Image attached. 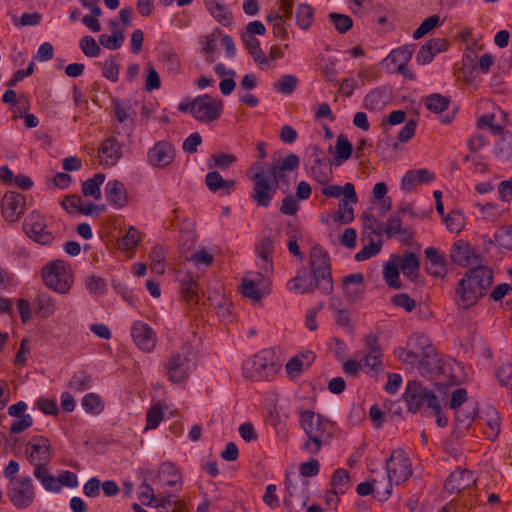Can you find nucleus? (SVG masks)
I'll list each match as a JSON object with an SVG mask.
<instances>
[{"mask_svg": "<svg viewBox=\"0 0 512 512\" xmlns=\"http://www.w3.org/2000/svg\"><path fill=\"white\" fill-rule=\"evenodd\" d=\"M386 92L382 88L370 91L364 98V105L368 109H376L379 105L384 104Z\"/></svg>", "mask_w": 512, "mask_h": 512, "instance_id": "obj_58", "label": "nucleus"}, {"mask_svg": "<svg viewBox=\"0 0 512 512\" xmlns=\"http://www.w3.org/2000/svg\"><path fill=\"white\" fill-rule=\"evenodd\" d=\"M176 149L168 141H158L147 152V161L150 165L157 168L169 166L175 158Z\"/></svg>", "mask_w": 512, "mask_h": 512, "instance_id": "obj_16", "label": "nucleus"}, {"mask_svg": "<svg viewBox=\"0 0 512 512\" xmlns=\"http://www.w3.org/2000/svg\"><path fill=\"white\" fill-rule=\"evenodd\" d=\"M113 108L116 120L122 124L121 130L117 127L118 134L124 133L130 136L134 130L136 111L129 100L113 99Z\"/></svg>", "mask_w": 512, "mask_h": 512, "instance_id": "obj_15", "label": "nucleus"}, {"mask_svg": "<svg viewBox=\"0 0 512 512\" xmlns=\"http://www.w3.org/2000/svg\"><path fill=\"white\" fill-rule=\"evenodd\" d=\"M353 151V146L351 142L348 140L347 136L344 134H339L337 136L336 146H335V157L336 159L342 163L348 160L351 157Z\"/></svg>", "mask_w": 512, "mask_h": 512, "instance_id": "obj_46", "label": "nucleus"}, {"mask_svg": "<svg viewBox=\"0 0 512 512\" xmlns=\"http://www.w3.org/2000/svg\"><path fill=\"white\" fill-rule=\"evenodd\" d=\"M23 229L26 235L38 244L50 245L54 240L53 234L47 230L45 218L37 212L28 214Z\"/></svg>", "mask_w": 512, "mask_h": 512, "instance_id": "obj_14", "label": "nucleus"}, {"mask_svg": "<svg viewBox=\"0 0 512 512\" xmlns=\"http://www.w3.org/2000/svg\"><path fill=\"white\" fill-rule=\"evenodd\" d=\"M477 412L478 409L475 404H468L464 408L456 409L455 415L459 428L468 429L471 426Z\"/></svg>", "mask_w": 512, "mask_h": 512, "instance_id": "obj_41", "label": "nucleus"}, {"mask_svg": "<svg viewBox=\"0 0 512 512\" xmlns=\"http://www.w3.org/2000/svg\"><path fill=\"white\" fill-rule=\"evenodd\" d=\"M485 422L490 429V432L487 433L488 437L496 438L500 432V417L498 412L493 408H489L486 412Z\"/></svg>", "mask_w": 512, "mask_h": 512, "instance_id": "obj_60", "label": "nucleus"}, {"mask_svg": "<svg viewBox=\"0 0 512 512\" xmlns=\"http://www.w3.org/2000/svg\"><path fill=\"white\" fill-rule=\"evenodd\" d=\"M475 483L473 473L468 470L456 469L445 482L444 488L449 493L460 492Z\"/></svg>", "mask_w": 512, "mask_h": 512, "instance_id": "obj_24", "label": "nucleus"}, {"mask_svg": "<svg viewBox=\"0 0 512 512\" xmlns=\"http://www.w3.org/2000/svg\"><path fill=\"white\" fill-rule=\"evenodd\" d=\"M300 427L307 436L302 448L311 454H317L325 441L330 437L327 427L330 421L321 414L312 410H304L300 413Z\"/></svg>", "mask_w": 512, "mask_h": 512, "instance_id": "obj_2", "label": "nucleus"}, {"mask_svg": "<svg viewBox=\"0 0 512 512\" xmlns=\"http://www.w3.org/2000/svg\"><path fill=\"white\" fill-rule=\"evenodd\" d=\"M383 277L387 285L392 288H400L399 265L397 262L390 260L384 267Z\"/></svg>", "mask_w": 512, "mask_h": 512, "instance_id": "obj_49", "label": "nucleus"}, {"mask_svg": "<svg viewBox=\"0 0 512 512\" xmlns=\"http://www.w3.org/2000/svg\"><path fill=\"white\" fill-rule=\"evenodd\" d=\"M356 492L360 496H367L373 494V496L378 501L387 500L392 493V485L390 483H386V488L384 491L380 490L378 485V481L373 480V482H361L356 487Z\"/></svg>", "mask_w": 512, "mask_h": 512, "instance_id": "obj_31", "label": "nucleus"}, {"mask_svg": "<svg viewBox=\"0 0 512 512\" xmlns=\"http://www.w3.org/2000/svg\"><path fill=\"white\" fill-rule=\"evenodd\" d=\"M382 240L379 239L378 242H375L371 237L369 239V243L364 245L359 252L355 254L356 261H364L375 255H377L382 248Z\"/></svg>", "mask_w": 512, "mask_h": 512, "instance_id": "obj_53", "label": "nucleus"}, {"mask_svg": "<svg viewBox=\"0 0 512 512\" xmlns=\"http://www.w3.org/2000/svg\"><path fill=\"white\" fill-rule=\"evenodd\" d=\"M305 168L308 175L320 184H327L331 179V165L326 161L324 151L317 145L307 148Z\"/></svg>", "mask_w": 512, "mask_h": 512, "instance_id": "obj_9", "label": "nucleus"}, {"mask_svg": "<svg viewBox=\"0 0 512 512\" xmlns=\"http://www.w3.org/2000/svg\"><path fill=\"white\" fill-rule=\"evenodd\" d=\"M300 158L298 155L290 153L283 160L273 162L269 173L272 175L274 182L279 184L280 182L285 183L289 186V179L286 175L287 172H291L298 168Z\"/></svg>", "mask_w": 512, "mask_h": 512, "instance_id": "obj_22", "label": "nucleus"}, {"mask_svg": "<svg viewBox=\"0 0 512 512\" xmlns=\"http://www.w3.org/2000/svg\"><path fill=\"white\" fill-rule=\"evenodd\" d=\"M158 476L159 480L163 482L164 485L170 487L180 485V473L178 472L176 466L171 462H165L160 466Z\"/></svg>", "mask_w": 512, "mask_h": 512, "instance_id": "obj_37", "label": "nucleus"}, {"mask_svg": "<svg viewBox=\"0 0 512 512\" xmlns=\"http://www.w3.org/2000/svg\"><path fill=\"white\" fill-rule=\"evenodd\" d=\"M196 354L190 345H183L173 352L164 362L168 379L172 383L186 381L190 373L196 369Z\"/></svg>", "mask_w": 512, "mask_h": 512, "instance_id": "obj_3", "label": "nucleus"}, {"mask_svg": "<svg viewBox=\"0 0 512 512\" xmlns=\"http://www.w3.org/2000/svg\"><path fill=\"white\" fill-rule=\"evenodd\" d=\"M435 179V174L426 168L409 170L401 180V189L412 191L417 184H428Z\"/></svg>", "mask_w": 512, "mask_h": 512, "instance_id": "obj_26", "label": "nucleus"}, {"mask_svg": "<svg viewBox=\"0 0 512 512\" xmlns=\"http://www.w3.org/2000/svg\"><path fill=\"white\" fill-rule=\"evenodd\" d=\"M328 18L339 33H346L353 26L352 18L345 14L333 12L328 15Z\"/></svg>", "mask_w": 512, "mask_h": 512, "instance_id": "obj_57", "label": "nucleus"}, {"mask_svg": "<svg viewBox=\"0 0 512 512\" xmlns=\"http://www.w3.org/2000/svg\"><path fill=\"white\" fill-rule=\"evenodd\" d=\"M150 267L157 274L165 272L166 250L163 246L156 245L152 248L150 254Z\"/></svg>", "mask_w": 512, "mask_h": 512, "instance_id": "obj_42", "label": "nucleus"}, {"mask_svg": "<svg viewBox=\"0 0 512 512\" xmlns=\"http://www.w3.org/2000/svg\"><path fill=\"white\" fill-rule=\"evenodd\" d=\"M206 7L220 24L223 26L231 24L232 14L227 7L213 0H206Z\"/></svg>", "mask_w": 512, "mask_h": 512, "instance_id": "obj_38", "label": "nucleus"}, {"mask_svg": "<svg viewBox=\"0 0 512 512\" xmlns=\"http://www.w3.org/2000/svg\"><path fill=\"white\" fill-rule=\"evenodd\" d=\"M98 152L106 164L113 165L122 157V144L115 137H109L103 141Z\"/></svg>", "mask_w": 512, "mask_h": 512, "instance_id": "obj_29", "label": "nucleus"}, {"mask_svg": "<svg viewBox=\"0 0 512 512\" xmlns=\"http://www.w3.org/2000/svg\"><path fill=\"white\" fill-rule=\"evenodd\" d=\"M493 282L492 271L482 265L468 269L456 288V303L462 309L475 305Z\"/></svg>", "mask_w": 512, "mask_h": 512, "instance_id": "obj_1", "label": "nucleus"}, {"mask_svg": "<svg viewBox=\"0 0 512 512\" xmlns=\"http://www.w3.org/2000/svg\"><path fill=\"white\" fill-rule=\"evenodd\" d=\"M408 410L412 413H422L426 416L432 409L439 408V401L435 393L417 381H409L404 393Z\"/></svg>", "mask_w": 512, "mask_h": 512, "instance_id": "obj_6", "label": "nucleus"}, {"mask_svg": "<svg viewBox=\"0 0 512 512\" xmlns=\"http://www.w3.org/2000/svg\"><path fill=\"white\" fill-rule=\"evenodd\" d=\"M25 209V198L22 194L9 191L6 192L1 201V212L3 217L13 223L16 222Z\"/></svg>", "mask_w": 512, "mask_h": 512, "instance_id": "obj_17", "label": "nucleus"}, {"mask_svg": "<svg viewBox=\"0 0 512 512\" xmlns=\"http://www.w3.org/2000/svg\"><path fill=\"white\" fill-rule=\"evenodd\" d=\"M310 268L316 281L317 289L324 295L333 292V279L330 257L320 245H315L310 251Z\"/></svg>", "mask_w": 512, "mask_h": 512, "instance_id": "obj_5", "label": "nucleus"}, {"mask_svg": "<svg viewBox=\"0 0 512 512\" xmlns=\"http://www.w3.org/2000/svg\"><path fill=\"white\" fill-rule=\"evenodd\" d=\"M81 405L86 412L94 415L100 414L104 409L103 401L96 393L86 394L81 401Z\"/></svg>", "mask_w": 512, "mask_h": 512, "instance_id": "obj_48", "label": "nucleus"}, {"mask_svg": "<svg viewBox=\"0 0 512 512\" xmlns=\"http://www.w3.org/2000/svg\"><path fill=\"white\" fill-rule=\"evenodd\" d=\"M182 293L185 298V300L188 303H197L198 302V296H197V283L196 281L190 276H185L182 281Z\"/></svg>", "mask_w": 512, "mask_h": 512, "instance_id": "obj_54", "label": "nucleus"}, {"mask_svg": "<svg viewBox=\"0 0 512 512\" xmlns=\"http://www.w3.org/2000/svg\"><path fill=\"white\" fill-rule=\"evenodd\" d=\"M131 336L134 343L142 351L151 352L154 350L156 338L152 328L148 324L142 321L134 322L131 328Z\"/></svg>", "mask_w": 512, "mask_h": 512, "instance_id": "obj_20", "label": "nucleus"}, {"mask_svg": "<svg viewBox=\"0 0 512 512\" xmlns=\"http://www.w3.org/2000/svg\"><path fill=\"white\" fill-rule=\"evenodd\" d=\"M418 367L431 375L449 376V365L436 352V349H429L428 353L420 355Z\"/></svg>", "mask_w": 512, "mask_h": 512, "instance_id": "obj_18", "label": "nucleus"}, {"mask_svg": "<svg viewBox=\"0 0 512 512\" xmlns=\"http://www.w3.org/2000/svg\"><path fill=\"white\" fill-rule=\"evenodd\" d=\"M299 84V80L292 74H284L277 81L273 83V88L276 92L283 95H291L295 92Z\"/></svg>", "mask_w": 512, "mask_h": 512, "instance_id": "obj_39", "label": "nucleus"}, {"mask_svg": "<svg viewBox=\"0 0 512 512\" xmlns=\"http://www.w3.org/2000/svg\"><path fill=\"white\" fill-rule=\"evenodd\" d=\"M25 454L34 469L48 466L52 460L51 444L48 438L37 435L31 438L25 446Z\"/></svg>", "mask_w": 512, "mask_h": 512, "instance_id": "obj_13", "label": "nucleus"}, {"mask_svg": "<svg viewBox=\"0 0 512 512\" xmlns=\"http://www.w3.org/2000/svg\"><path fill=\"white\" fill-rule=\"evenodd\" d=\"M124 39L123 32L115 30L112 35H100L99 43L107 49L116 50L122 46Z\"/></svg>", "mask_w": 512, "mask_h": 512, "instance_id": "obj_55", "label": "nucleus"}, {"mask_svg": "<svg viewBox=\"0 0 512 512\" xmlns=\"http://www.w3.org/2000/svg\"><path fill=\"white\" fill-rule=\"evenodd\" d=\"M352 201L349 198L340 199L338 203V211L333 216L335 222L341 224H349L354 220V209L351 206Z\"/></svg>", "mask_w": 512, "mask_h": 512, "instance_id": "obj_40", "label": "nucleus"}, {"mask_svg": "<svg viewBox=\"0 0 512 512\" xmlns=\"http://www.w3.org/2000/svg\"><path fill=\"white\" fill-rule=\"evenodd\" d=\"M223 110L222 100H216L209 94L193 99L192 115L202 123H211L218 119Z\"/></svg>", "mask_w": 512, "mask_h": 512, "instance_id": "obj_12", "label": "nucleus"}, {"mask_svg": "<svg viewBox=\"0 0 512 512\" xmlns=\"http://www.w3.org/2000/svg\"><path fill=\"white\" fill-rule=\"evenodd\" d=\"M296 475L294 472H288L285 473V491H284V497H283V503L286 506L288 510H292L293 507V499L296 493Z\"/></svg>", "mask_w": 512, "mask_h": 512, "instance_id": "obj_44", "label": "nucleus"}, {"mask_svg": "<svg viewBox=\"0 0 512 512\" xmlns=\"http://www.w3.org/2000/svg\"><path fill=\"white\" fill-rule=\"evenodd\" d=\"M382 234L385 233L388 239L393 238L396 234H407V239H411L412 236L408 230L402 228V219L399 211L393 212L386 223L378 224Z\"/></svg>", "mask_w": 512, "mask_h": 512, "instance_id": "obj_33", "label": "nucleus"}, {"mask_svg": "<svg viewBox=\"0 0 512 512\" xmlns=\"http://www.w3.org/2000/svg\"><path fill=\"white\" fill-rule=\"evenodd\" d=\"M80 48L87 57H97L100 54V47L91 36H84L80 40Z\"/></svg>", "mask_w": 512, "mask_h": 512, "instance_id": "obj_64", "label": "nucleus"}, {"mask_svg": "<svg viewBox=\"0 0 512 512\" xmlns=\"http://www.w3.org/2000/svg\"><path fill=\"white\" fill-rule=\"evenodd\" d=\"M33 475L46 491L54 493L60 492L58 476H54L47 466L37 467V469L33 470Z\"/></svg>", "mask_w": 512, "mask_h": 512, "instance_id": "obj_34", "label": "nucleus"}, {"mask_svg": "<svg viewBox=\"0 0 512 512\" xmlns=\"http://www.w3.org/2000/svg\"><path fill=\"white\" fill-rule=\"evenodd\" d=\"M449 104L450 100L438 93L428 96L425 100L427 109L434 113H441L445 111Z\"/></svg>", "mask_w": 512, "mask_h": 512, "instance_id": "obj_52", "label": "nucleus"}, {"mask_svg": "<svg viewBox=\"0 0 512 512\" xmlns=\"http://www.w3.org/2000/svg\"><path fill=\"white\" fill-rule=\"evenodd\" d=\"M259 171L255 172L251 180L253 182L252 200L259 207H268L273 199L279 184L274 179L267 176L262 166H258Z\"/></svg>", "mask_w": 512, "mask_h": 512, "instance_id": "obj_10", "label": "nucleus"}, {"mask_svg": "<svg viewBox=\"0 0 512 512\" xmlns=\"http://www.w3.org/2000/svg\"><path fill=\"white\" fill-rule=\"evenodd\" d=\"M34 304L38 313L45 318L50 317L56 311V304L54 300L46 293L39 294Z\"/></svg>", "mask_w": 512, "mask_h": 512, "instance_id": "obj_45", "label": "nucleus"}, {"mask_svg": "<svg viewBox=\"0 0 512 512\" xmlns=\"http://www.w3.org/2000/svg\"><path fill=\"white\" fill-rule=\"evenodd\" d=\"M449 257L454 264L461 267H469L480 259L470 244L464 240H458L451 246Z\"/></svg>", "mask_w": 512, "mask_h": 512, "instance_id": "obj_19", "label": "nucleus"}, {"mask_svg": "<svg viewBox=\"0 0 512 512\" xmlns=\"http://www.w3.org/2000/svg\"><path fill=\"white\" fill-rule=\"evenodd\" d=\"M287 289L290 292L309 294L317 289L316 281L312 276H309L305 268L300 269L297 275L287 282Z\"/></svg>", "mask_w": 512, "mask_h": 512, "instance_id": "obj_25", "label": "nucleus"}, {"mask_svg": "<svg viewBox=\"0 0 512 512\" xmlns=\"http://www.w3.org/2000/svg\"><path fill=\"white\" fill-rule=\"evenodd\" d=\"M163 410L159 404L150 407L146 415V429H155L163 419Z\"/></svg>", "mask_w": 512, "mask_h": 512, "instance_id": "obj_62", "label": "nucleus"}, {"mask_svg": "<svg viewBox=\"0 0 512 512\" xmlns=\"http://www.w3.org/2000/svg\"><path fill=\"white\" fill-rule=\"evenodd\" d=\"M413 54V50L411 46H402L398 49H394L390 52L388 58L390 61L399 67L400 69H404V66L408 64L411 60Z\"/></svg>", "mask_w": 512, "mask_h": 512, "instance_id": "obj_43", "label": "nucleus"}, {"mask_svg": "<svg viewBox=\"0 0 512 512\" xmlns=\"http://www.w3.org/2000/svg\"><path fill=\"white\" fill-rule=\"evenodd\" d=\"M147 71L146 79L144 87L146 91L151 92L153 90H157L161 86V78L156 69L152 66L151 63H148L145 67Z\"/></svg>", "mask_w": 512, "mask_h": 512, "instance_id": "obj_61", "label": "nucleus"}, {"mask_svg": "<svg viewBox=\"0 0 512 512\" xmlns=\"http://www.w3.org/2000/svg\"><path fill=\"white\" fill-rule=\"evenodd\" d=\"M235 180H225L218 171H211L206 174L205 185L213 192L221 191L222 195H229L235 189Z\"/></svg>", "mask_w": 512, "mask_h": 512, "instance_id": "obj_28", "label": "nucleus"}, {"mask_svg": "<svg viewBox=\"0 0 512 512\" xmlns=\"http://www.w3.org/2000/svg\"><path fill=\"white\" fill-rule=\"evenodd\" d=\"M444 222L446 224L447 229L450 232L458 233L464 227V216L460 212H450L445 218Z\"/></svg>", "mask_w": 512, "mask_h": 512, "instance_id": "obj_63", "label": "nucleus"}, {"mask_svg": "<svg viewBox=\"0 0 512 512\" xmlns=\"http://www.w3.org/2000/svg\"><path fill=\"white\" fill-rule=\"evenodd\" d=\"M425 253V270L433 277H445L448 272L446 256L437 248L427 247Z\"/></svg>", "mask_w": 512, "mask_h": 512, "instance_id": "obj_21", "label": "nucleus"}, {"mask_svg": "<svg viewBox=\"0 0 512 512\" xmlns=\"http://www.w3.org/2000/svg\"><path fill=\"white\" fill-rule=\"evenodd\" d=\"M382 358L383 354L367 352L360 361H362L363 368H368L370 371L378 373L383 367Z\"/></svg>", "mask_w": 512, "mask_h": 512, "instance_id": "obj_59", "label": "nucleus"}, {"mask_svg": "<svg viewBox=\"0 0 512 512\" xmlns=\"http://www.w3.org/2000/svg\"><path fill=\"white\" fill-rule=\"evenodd\" d=\"M6 496L17 509L29 508L36 498V488L29 476H18L8 483Z\"/></svg>", "mask_w": 512, "mask_h": 512, "instance_id": "obj_8", "label": "nucleus"}, {"mask_svg": "<svg viewBox=\"0 0 512 512\" xmlns=\"http://www.w3.org/2000/svg\"><path fill=\"white\" fill-rule=\"evenodd\" d=\"M241 293L244 297H247L255 302H260L263 297L270 293L269 285L259 288L258 284L250 279L243 278L241 284Z\"/></svg>", "mask_w": 512, "mask_h": 512, "instance_id": "obj_35", "label": "nucleus"}, {"mask_svg": "<svg viewBox=\"0 0 512 512\" xmlns=\"http://www.w3.org/2000/svg\"><path fill=\"white\" fill-rule=\"evenodd\" d=\"M104 191L107 201L116 209L124 208L129 202L125 184L117 179L109 180Z\"/></svg>", "mask_w": 512, "mask_h": 512, "instance_id": "obj_23", "label": "nucleus"}, {"mask_svg": "<svg viewBox=\"0 0 512 512\" xmlns=\"http://www.w3.org/2000/svg\"><path fill=\"white\" fill-rule=\"evenodd\" d=\"M105 179V174L96 173L92 178L85 180L82 183L83 196L92 197L95 200H99L101 198L100 186L104 183Z\"/></svg>", "mask_w": 512, "mask_h": 512, "instance_id": "obj_36", "label": "nucleus"}, {"mask_svg": "<svg viewBox=\"0 0 512 512\" xmlns=\"http://www.w3.org/2000/svg\"><path fill=\"white\" fill-rule=\"evenodd\" d=\"M387 483L399 485L405 482L412 475V465L405 452L395 449L386 460Z\"/></svg>", "mask_w": 512, "mask_h": 512, "instance_id": "obj_11", "label": "nucleus"}, {"mask_svg": "<svg viewBox=\"0 0 512 512\" xmlns=\"http://www.w3.org/2000/svg\"><path fill=\"white\" fill-rule=\"evenodd\" d=\"M92 378L85 371H78L69 381V388L75 392H82L91 387Z\"/></svg>", "mask_w": 512, "mask_h": 512, "instance_id": "obj_50", "label": "nucleus"}, {"mask_svg": "<svg viewBox=\"0 0 512 512\" xmlns=\"http://www.w3.org/2000/svg\"><path fill=\"white\" fill-rule=\"evenodd\" d=\"M313 9L308 4H300L296 10V21L303 30L308 29L313 22Z\"/></svg>", "mask_w": 512, "mask_h": 512, "instance_id": "obj_51", "label": "nucleus"}, {"mask_svg": "<svg viewBox=\"0 0 512 512\" xmlns=\"http://www.w3.org/2000/svg\"><path fill=\"white\" fill-rule=\"evenodd\" d=\"M397 259L402 273L410 280H416L420 268V260L417 255L413 252L405 251L403 256H398Z\"/></svg>", "mask_w": 512, "mask_h": 512, "instance_id": "obj_32", "label": "nucleus"}, {"mask_svg": "<svg viewBox=\"0 0 512 512\" xmlns=\"http://www.w3.org/2000/svg\"><path fill=\"white\" fill-rule=\"evenodd\" d=\"M279 364L270 350H262L243 364V375L252 381H264L272 378L278 371Z\"/></svg>", "mask_w": 512, "mask_h": 512, "instance_id": "obj_7", "label": "nucleus"}, {"mask_svg": "<svg viewBox=\"0 0 512 512\" xmlns=\"http://www.w3.org/2000/svg\"><path fill=\"white\" fill-rule=\"evenodd\" d=\"M274 250V242L270 236H264L255 246V253L263 262L259 265V267L265 273L271 272L273 270L272 255Z\"/></svg>", "mask_w": 512, "mask_h": 512, "instance_id": "obj_27", "label": "nucleus"}, {"mask_svg": "<svg viewBox=\"0 0 512 512\" xmlns=\"http://www.w3.org/2000/svg\"><path fill=\"white\" fill-rule=\"evenodd\" d=\"M331 486L336 493L344 494L350 488V476L345 469H336L332 479Z\"/></svg>", "mask_w": 512, "mask_h": 512, "instance_id": "obj_47", "label": "nucleus"}, {"mask_svg": "<svg viewBox=\"0 0 512 512\" xmlns=\"http://www.w3.org/2000/svg\"><path fill=\"white\" fill-rule=\"evenodd\" d=\"M41 275L45 285L60 294H67L74 282L70 264L60 259L48 262Z\"/></svg>", "mask_w": 512, "mask_h": 512, "instance_id": "obj_4", "label": "nucleus"}, {"mask_svg": "<svg viewBox=\"0 0 512 512\" xmlns=\"http://www.w3.org/2000/svg\"><path fill=\"white\" fill-rule=\"evenodd\" d=\"M321 193L330 198H340L344 196L352 201V204L358 203V196L353 183L347 182L344 186L337 184L326 185L321 189Z\"/></svg>", "mask_w": 512, "mask_h": 512, "instance_id": "obj_30", "label": "nucleus"}, {"mask_svg": "<svg viewBox=\"0 0 512 512\" xmlns=\"http://www.w3.org/2000/svg\"><path fill=\"white\" fill-rule=\"evenodd\" d=\"M164 67L171 75H177L181 71V63L177 54L173 51H165L161 54Z\"/></svg>", "mask_w": 512, "mask_h": 512, "instance_id": "obj_56", "label": "nucleus"}]
</instances>
